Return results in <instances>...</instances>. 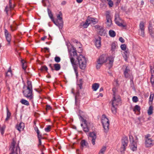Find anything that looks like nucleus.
<instances>
[{
  "label": "nucleus",
  "mask_w": 154,
  "mask_h": 154,
  "mask_svg": "<svg viewBox=\"0 0 154 154\" xmlns=\"http://www.w3.org/2000/svg\"><path fill=\"white\" fill-rule=\"evenodd\" d=\"M101 122L104 129V131L106 133L109 130V122L105 115L102 116Z\"/></svg>",
  "instance_id": "nucleus-5"
},
{
  "label": "nucleus",
  "mask_w": 154,
  "mask_h": 154,
  "mask_svg": "<svg viewBox=\"0 0 154 154\" xmlns=\"http://www.w3.org/2000/svg\"><path fill=\"white\" fill-rule=\"evenodd\" d=\"M79 151H80V150L78 149H77L76 150V153H77V154H79Z\"/></svg>",
  "instance_id": "nucleus-59"
},
{
  "label": "nucleus",
  "mask_w": 154,
  "mask_h": 154,
  "mask_svg": "<svg viewBox=\"0 0 154 154\" xmlns=\"http://www.w3.org/2000/svg\"><path fill=\"white\" fill-rule=\"evenodd\" d=\"M138 100V98L136 96H134L132 98V100L134 102L136 103Z\"/></svg>",
  "instance_id": "nucleus-44"
},
{
  "label": "nucleus",
  "mask_w": 154,
  "mask_h": 154,
  "mask_svg": "<svg viewBox=\"0 0 154 154\" xmlns=\"http://www.w3.org/2000/svg\"><path fill=\"white\" fill-rule=\"evenodd\" d=\"M81 149H82L86 147L87 146V144L86 141L84 140H82L81 143Z\"/></svg>",
  "instance_id": "nucleus-25"
},
{
  "label": "nucleus",
  "mask_w": 154,
  "mask_h": 154,
  "mask_svg": "<svg viewBox=\"0 0 154 154\" xmlns=\"http://www.w3.org/2000/svg\"><path fill=\"white\" fill-rule=\"evenodd\" d=\"M154 96V95L153 94H151L150 95L149 98V101H152L153 99V97Z\"/></svg>",
  "instance_id": "nucleus-51"
},
{
  "label": "nucleus",
  "mask_w": 154,
  "mask_h": 154,
  "mask_svg": "<svg viewBox=\"0 0 154 154\" xmlns=\"http://www.w3.org/2000/svg\"><path fill=\"white\" fill-rule=\"evenodd\" d=\"M15 142L13 141L11 144V152L10 154H17V151L19 150L18 146L15 147Z\"/></svg>",
  "instance_id": "nucleus-14"
},
{
  "label": "nucleus",
  "mask_w": 154,
  "mask_h": 154,
  "mask_svg": "<svg viewBox=\"0 0 154 154\" xmlns=\"http://www.w3.org/2000/svg\"><path fill=\"white\" fill-rule=\"evenodd\" d=\"M20 102L23 104L28 106L29 105V102L26 100L24 99H22L20 101Z\"/></svg>",
  "instance_id": "nucleus-30"
},
{
  "label": "nucleus",
  "mask_w": 154,
  "mask_h": 154,
  "mask_svg": "<svg viewBox=\"0 0 154 154\" xmlns=\"http://www.w3.org/2000/svg\"><path fill=\"white\" fill-rule=\"evenodd\" d=\"M119 39V41L122 43H124L125 42L124 39L122 37H120Z\"/></svg>",
  "instance_id": "nucleus-55"
},
{
  "label": "nucleus",
  "mask_w": 154,
  "mask_h": 154,
  "mask_svg": "<svg viewBox=\"0 0 154 154\" xmlns=\"http://www.w3.org/2000/svg\"><path fill=\"white\" fill-rule=\"evenodd\" d=\"M150 135L149 134L145 136V145L146 147L151 146L154 144L153 140L150 137Z\"/></svg>",
  "instance_id": "nucleus-10"
},
{
  "label": "nucleus",
  "mask_w": 154,
  "mask_h": 154,
  "mask_svg": "<svg viewBox=\"0 0 154 154\" xmlns=\"http://www.w3.org/2000/svg\"><path fill=\"white\" fill-rule=\"evenodd\" d=\"M121 49L125 51L126 49V45L125 44H122L121 45Z\"/></svg>",
  "instance_id": "nucleus-47"
},
{
  "label": "nucleus",
  "mask_w": 154,
  "mask_h": 154,
  "mask_svg": "<svg viewBox=\"0 0 154 154\" xmlns=\"http://www.w3.org/2000/svg\"><path fill=\"white\" fill-rule=\"evenodd\" d=\"M10 28H11V30L12 31H14V30H15L17 29L16 24L15 23L13 25H11L10 26Z\"/></svg>",
  "instance_id": "nucleus-40"
},
{
  "label": "nucleus",
  "mask_w": 154,
  "mask_h": 154,
  "mask_svg": "<svg viewBox=\"0 0 154 154\" xmlns=\"http://www.w3.org/2000/svg\"><path fill=\"white\" fill-rule=\"evenodd\" d=\"M5 33L6 39L7 41L10 43L11 41V35L9 33L8 30L6 29H5Z\"/></svg>",
  "instance_id": "nucleus-20"
},
{
  "label": "nucleus",
  "mask_w": 154,
  "mask_h": 154,
  "mask_svg": "<svg viewBox=\"0 0 154 154\" xmlns=\"http://www.w3.org/2000/svg\"><path fill=\"white\" fill-rule=\"evenodd\" d=\"M6 127L5 125H3L2 126H0V131L1 134L2 135L4 134Z\"/></svg>",
  "instance_id": "nucleus-28"
},
{
  "label": "nucleus",
  "mask_w": 154,
  "mask_h": 154,
  "mask_svg": "<svg viewBox=\"0 0 154 154\" xmlns=\"http://www.w3.org/2000/svg\"><path fill=\"white\" fill-rule=\"evenodd\" d=\"M76 1L77 3H80L82 2L83 0H76Z\"/></svg>",
  "instance_id": "nucleus-57"
},
{
  "label": "nucleus",
  "mask_w": 154,
  "mask_h": 154,
  "mask_svg": "<svg viewBox=\"0 0 154 154\" xmlns=\"http://www.w3.org/2000/svg\"><path fill=\"white\" fill-rule=\"evenodd\" d=\"M103 96V94L102 93H100L99 94V96H98L99 97H102Z\"/></svg>",
  "instance_id": "nucleus-61"
},
{
  "label": "nucleus",
  "mask_w": 154,
  "mask_h": 154,
  "mask_svg": "<svg viewBox=\"0 0 154 154\" xmlns=\"http://www.w3.org/2000/svg\"><path fill=\"white\" fill-rule=\"evenodd\" d=\"M150 69L151 73V75H154V68L153 66H150Z\"/></svg>",
  "instance_id": "nucleus-45"
},
{
  "label": "nucleus",
  "mask_w": 154,
  "mask_h": 154,
  "mask_svg": "<svg viewBox=\"0 0 154 154\" xmlns=\"http://www.w3.org/2000/svg\"><path fill=\"white\" fill-rule=\"evenodd\" d=\"M144 2L143 1H142L141 2V4L142 5H143L144 4Z\"/></svg>",
  "instance_id": "nucleus-64"
},
{
  "label": "nucleus",
  "mask_w": 154,
  "mask_h": 154,
  "mask_svg": "<svg viewBox=\"0 0 154 154\" xmlns=\"http://www.w3.org/2000/svg\"><path fill=\"white\" fill-rule=\"evenodd\" d=\"M87 20L89 22L91 23H92L94 24H95L98 22V20L96 18L88 17L87 18Z\"/></svg>",
  "instance_id": "nucleus-18"
},
{
  "label": "nucleus",
  "mask_w": 154,
  "mask_h": 154,
  "mask_svg": "<svg viewBox=\"0 0 154 154\" xmlns=\"http://www.w3.org/2000/svg\"><path fill=\"white\" fill-rule=\"evenodd\" d=\"M46 110H50L51 109V107L50 105H47L46 106Z\"/></svg>",
  "instance_id": "nucleus-54"
},
{
  "label": "nucleus",
  "mask_w": 154,
  "mask_h": 154,
  "mask_svg": "<svg viewBox=\"0 0 154 154\" xmlns=\"http://www.w3.org/2000/svg\"><path fill=\"white\" fill-rule=\"evenodd\" d=\"M114 61V57L112 56H110L107 58L105 55L101 56L97 61L96 68L97 69H99L102 66L103 64L107 62L109 63V67H111Z\"/></svg>",
  "instance_id": "nucleus-2"
},
{
  "label": "nucleus",
  "mask_w": 154,
  "mask_h": 154,
  "mask_svg": "<svg viewBox=\"0 0 154 154\" xmlns=\"http://www.w3.org/2000/svg\"><path fill=\"white\" fill-rule=\"evenodd\" d=\"M128 143V138L126 136H124L122 139L121 147L119 151L122 153L125 150L126 147Z\"/></svg>",
  "instance_id": "nucleus-6"
},
{
  "label": "nucleus",
  "mask_w": 154,
  "mask_h": 154,
  "mask_svg": "<svg viewBox=\"0 0 154 154\" xmlns=\"http://www.w3.org/2000/svg\"><path fill=\"white\" fill-rule=\"evenodd\" d=\"M97 138L96 134L94 132H90L88 136L89 140L91 141L92 144L94 145L95 144V141Z\"/></svg>",
  "instance_id": "nucleus-11"
},
{
  "label": "nucleus",
  "mask_w": 154,
  "mask_h": 154,
  "mask_svg": "<svg viewBox=\"0 0 154 154\" xmlns=\"http://www.w3.org/2000/svg\"><path fill=\"white\" fill-rule=\"evenodd\" d=\"M47 10L48 15L50 18L51 19L52 21L54 22V20L53 17V15L52 14L51 11L48 8Z\"/></svg>",
  "instance_id": "nucleus-27"
},
{
  "label": "nucleus",
  "mask_w": 154,
  "mask_h": 154,
  "mask_svg": "<svg viewBox=\"0 0 154 154\" xmlns=\"http://www.w3.org/2000/svg\"><path fill=\"white\" fill-rule=\"evenodd\" d=\"M109 34L111 37H114L116 36V33L114 30H110L109 31Z\"/></svg>",
  "instance_id": "nucleus-31"
},
{
  "label": "nucleus",
  "mask_w": 154,
  "mask_h": 154,
  "mask_svg": "<svg viewBox=\"0 0 154 154\" xmlns=\"http://www.w3.org/2000/svg\"><path fill=\"white\" fill-rule=\"evenodd\" d=\"M27 89L23 91L24 96L27 98L32 102H33V95L32 94V83L31 81H28Z\"/></svg>",
  "instance_id": "nucleus-3"
},
{
  "label": "nucleus",
  "mask_w": 154,
  "mask_h": 154,
  "mask_svg": "<svg viewBox=\"0 0 154 154\" xmlns=\"http://www.w3.org/2000/svg\"><path fill=\"white\" fill-rule=\"evenodd\" d=\"M12 0H9V6H7L5 8V11L6 13L7 14H8L9 12L11 11V9L14 7V5L12 4Z\"/></svg>",
  "instance_id": "nucleus-16"
},
{
  "label": "nucleus",
  "mask_w": 154,
  "mask_h": 154,
  "mask_svg": "<svg viewBox=\"0 0 154 154\" xmlns=\"http://www.w3.org/2000/svg\"><path fill=\"white\" fill-rule=\"evenodd\" d=\"M106 147L105 146H103L100 150L99 153L100 154H104V152L106 151Z\"/></svg>",
  "instance_id": "nucleus-38"
},
{
  "label": "nucleus",
  "mask_w": 154,
  "mask_h": 154,
  "mask_svg": "<svg viewBox=\"0 0 154 154\" xmlns=\"http://www.w3.org/2000/svg\"><path fill=\"white\" fill-rule=\"evenodd\" d=\"M140 35L143 37L144 36V30H140V31L139 32Z\"/></svg>",
  "instance_id": "nucleus-49"
},
{
  "label": "nucleus",
  "mask_w": 154,
  "mask_h": 154,
  "mask_svg": "<svg viewBox=\"0 0 154 154\" xmlns=\"http://www.w3.org/2000/svg\"><path fill=\"white\" fill-rule=\"evenodd\" d=\"M116 2V3H119L120 2L121 0H115Z\"/></svg>",
  "instance_id": "nucleus-60"
},
{
  "label": "nucleus",
  "mask_w": 154,
  "mask_h": 154,
  "mask_svg": "<svg viewBox=\"0 0 154 154\" xmlns=\"http://www.w3.org/2000/svg\"><path fill=\"white\" fill-rule=\"evenodd\" d=\"M106 24L108 27H109L112 25V17L110 15L109 11H106Z\"/></svg>",
  "instance_id": "nucleus-13"
},
{
  "label": "nucleus",
  "mask_w": 154,
  "mask_h": 154,
  "mask_svg": "<svg viewBox=\"0 0 154 154\" xmlns=\"http://www.w3.org/2000/svg\"><path fill=\"white\" fill-rule=\"evenodd\" d=\"M36 131L37 133L38 134V138H42L41 135L40 134V132L38 128L35 130Z\"/></svg>",
  "instance_id": "nucleus-50"
},
{
  "label": "nucleus",
  "mask_w": 154,
  "mask_h": 154,
  "mask_svg": "<svg viewBox=\"0 0 154 154\" xmlns=\"http://www.w3.org/2000/svg\"><path fill=\"white\" fill-rule=\"evenodd\" d=\"M130 79V85L131 87H132L133 86L134 83L133 81V77H131L130 78H129Z\"/></svg>",
  "instance_id": "nucleus-48"
},
{
  "label": "nucleus",
  "mask_w": 154,
  "mask_h": 154,
  "mask_svg": "<svg viewBox=\"0 0 154 154\" xmlns=\"http://www.w3.org/2000/svg\"><path fill=\"white\" fill-rule=\"evenodd\" d=\"M24 123L23 122H21L19 124H17L16 125V128L20 131L21 130H23L24 129Z\"/></svg>",
  "instance_id": "nucleus-19"
},
{
  "label": "nucleus",
  "mask_w": 154,
  "mask_h": 154,
  "mask_svg": "<svg viewBox=\"0 0 154 154\" xmlns=\"http://www.w3.org/2000/svg\"><path fill=\"white\" fill-rule=\"evenodd\" d=\"M95 27L98 31L99 34L101 35H105L106 34V31L104 29L103 26L99 25H96Z\"/></svg>",
  "instance_id": "nucleus-15"
},
{
  "label": "nucleus",
  "mask_w": 154,
  "mask_h": 154,
  "mask_svg": "<svg viewBox=\"0 0 154 154\" xmlns=\"http://www.w3.org/2000/svg\"><path fill=\"white\" fill-rule=\"evenodd\" d=\"M95 44L96 47L97 48H99L100 47L101 44V38L100 37H99L97 38L96 39Z\"/></svg>",
  "instance_id": "nucleus-21"
},
{
  "label": "nucleus",
  "mask_w": 154,
  "mask_h": 154,
  "mask_svg": "<svg viewBox=\"0 0 154 154\" xmlns=\"http://www.w3.org/2000/svg\"><path fill=\"white\" fill-rule=\"evenodd\" d=\"M66 45L68 49V51L69 53L71 62L72 64L75 72L76 77L78 76L77 71V64H79L80 68L82 69H84L86 67V60L85 57L82 54H80L77 56L75 48L71 46V49H70V44L67 43Z\"/></svg>",
  "instance_id": "nucleus-1"
},
{
  "label": "nucleus",
  "mask_w": 154,
  "mask_h": 154,
  "mask_svg": "<svg viewBox=\"0 0 154 154\" xmlns=\"http://www.w3.org/2000/svg\"><path fill=\"white\" fill-rule=\"evenodd\" d=\"M57 20L56 21H54V23L57 26H58L59 29H61L63 25V22L62 19L63 14L61 11L56 14Z\"/></svg>",
  "instance_id": "nucleus-4"
},
{
  "label": "nucleus",
  "mask_w": 154,
  "mask_h": 154,
  "mask_svg": "<svg viewBox=\"0 0 154 154\" xmlns=\"http://www.w3.org/2000/svg\"><path fill=\"white\" fill-rule=\"evenodd\" d=\"M108 2V4L109 7H111L113 6V2L111 0H106Z\"/></svg>",
  "instance_id": "nucleus-43"
},
{
  "label": "nucleus",
  "mask_w": 154,
  "mask_h": 154,
  "mask_svg": "<svg viewBox=\"0 0 154 154\" xmlns=\"http://www.w3.org/2000/svg\"><path fill=\"white\" fill-rule=\"evenodd\" d=\"M153 109V107L151 106H150L148 110V113L149 115H150L152 114Z\"/></svg>",
  "instance_id": "nucleus-36"
},
{
  "label": "nucleus",
  "mask_w": 154,
  "mask_h": 154,
  "mask_svg": "<svg viewBox=\"0 0 154 154\" xmlns=\"http://www.w3.org/2000/svg\"><path fill=\"white\" fill-rule=\"evenodd\" d=\"M118 46L116 43H112L111 45V50L112 51H114L117 49Z\"/></svg>",
  "instance_id": "nucleus-23"
},
{
  "label": "nucleus",
  "mask_w": 154,
  "mask_h": 154,
  "mask_svg": "<svg viewBox=\"0 0 154 154\" xmlns=\"http://www.w3.org/2000/svg\"><path fill=\"white\" fill-rule=\"evenodd\" d=\"M21 63H22V67H23V69L24 70H25V69H26V67H27L26 63L25 62L24 60H21Z\"/></svg>",
  "instance_id": "nucleus-37"
},
{
  "label": "nucleus",
  "mask_w": 154,
  "mask_h": 154,
  "mask_svg": "<svg viewBox=\"0 0 154 154\" xmlns=\"http://www.w3.org/2000/svg\"><path fill=\"white\" fill-rule=\"evenodd\" d=\"M112 107L111 108L112 111L113 113L116 114V109L117 106L112 105Z\"/></svg>",
  "instance_id": "nucleus-34"
},
{
  "label": "nucleus",
  "mask_w": 154,
  "mask_h": 154,
  "mask_svg": "<svg viewBox=\"0 0 154 154\" xmlns=\"http://www.w3.org/2000/svg\"><path fill=\"white\" fill-rule=\"evenodd\" d=\"M130 142V148L133 151H135L137 149V145L136 142L133 140V137L131 135L129 136Z\"/></svg>",
  "instance_id": "nucleus-12"
},
{
  "label": "nucleus",
  "mask_w": 154,
  "mask_h": 154,
  "mask_svg": "<svg viewBox=\"0 0 154 154\" xmlns=\"http://www.w3.org/2000/svg\"><path fill=\"white\" fill-rule=\"evenodd\" d=\"M139 27L140 30H144V24L143 22H140L139 25Z\"/></svg>",
  "instance_id": "nucleus-41"
},
{
  "label": "nucleus",
  "mask_w": 154,
  "mask_h": 154,
  "mask_svg": "<svg viewBox=\"0 0 154 154\" xmlns=\"http://www.w3.org/2000/svg\"><path fill=\"white\" fill-rule=\"evenodd\" d=\"M6 76L9 77L12 76V73L11 67L9 68L8 72L6 73Z\"/></svg>",
  "instance_id": "nucleus-33"
},
{
  "label": "nucleus",
  "mask_w": 154,
  "mask_h": 154,
  "mask_svg": "<svg viewBox=\"0 0 154 154\" xmlns=\"http://www.w3.org/2000/svg\"><path fill=\"white\" fill-rule=\"evenodd\" d=\"M103 87H101L100 88V91L101 92V91H103Z\"/></svg>",
  "instance_id": "nucleus-62"
},
{
  "label": "nucleus",
  "mask_w": 154,
  "mask_h": 154,
  "mask_svg": "<svg viewBox=\"0 0 154 154\" xmlns=\"http://www.w3.org/2000/svg\"><path fill=\"white\" fill-rule=\"evenodd\" d=\"M129 52L128 51L126 50L125 51L123 55V57L125 61H126L129 56Z\"/></svg>",
  "instance_id": "nucleus-29"
},
{
  "label": "nucleus",
  "mask_w": 154,
  "mask_h": 154,
  "mask_svg": "<svg viewBox=\"0 0 154 154\" xmlns=\"http://www.w3.org/2000/svg\"><path fill=\"white\" fill-rule=\"evenodd\" d=\"M54 60L56 62L58 63L60 62V58L59 57H56L54 58Z\"/></svg>",
  "instance_id": "nucleus-46"
},
{
  "label": "nucleus",
  "mask_w": 154,
  "mask_h": 154,
  "mask_svg": "<svg viewBox=\"0 0 154 154\" xmlns=\"http://www.w3.org/2000/svg\"><path fill=\"white\" fill-rule=\"evenodd\" d=\"M6 117L5 120V122H6L9 120L11 116V113L9 111V109L7 107H6Z\"/></svg>",
  "instance_id": "nucleus-22"
},
{
  "label": "nucleus",
  "mask_w": 154,
  "mask_h": 154,
  "mask_svg": "<svg viewBox=\"0 0 154 154\" xmlns=\"http://www.w3.org/2000/svg\"><path fill=\"white\" fill-rule=\"evenodd\" d=\"M79 119L81 121L84 122V125L85 127H84L83 126V124L82 123L81 124V125L84 131L85 132H88L89 131V124L87 123V121L83 118V117L81 116H79Z\"/></svg>",
  "instance_id": "nucleus-9"
},
{
  "label": "nucleus",
  "mask_w": 154,
  "mask_h": 154,
  "mask_svg": "<svg viewBox=\"0 0 154 154\" xmlns=\"http://www.w3.org/2000/svg\"><path fill=\"white\" fill-rule=\"evenodd\" d=\"M115 21L116 23L119 26L125 27L126 26L125 22L120 18L118 14L115 15Z\"/></svg>",
  "instance_id": "nucleus-7"
},
{
  "label": "nucleus",
  "mask_w": 154,
  "mask_h": 154,
  "mask_svg": "<svg viewBox=\"0 0 154 154\" xmlns=\"http://www.w3.org/2000/svg\"><path fill=\"white\" fill-rule=\"evenodd\" d=\"M90 24V22H89L87 19L85 23L81 24L82 26L84 28H87Z\"/></svg>",
  "instance_id": "nucleus-26"
},
{
  "label": "nucleus",
  "mask_w": 154,
  "mask_h": 154,
  "mask_svg": "<svg viewBox=\"0 0 154 154\" xmlns=\"http://www.w3.org/2000/svg\"><path fill=\"white\" fill-rule=\"evenodd\" d=\"M99 87V84L97 83H95L93 84L92 85V88L94 91H96L98 88Z\"/></svg>",
  "instance_id": "nucleus-24"
},
{
  "label": "nucleus",
  "mask_w": 154,
  "mask_h": 154,
  "mask_svg": "<svg viewBox=\"0 0 154 154\" xmlns=\"http://www.w3.org/2000/svg\"><path fill=\"white\" fill-rule=\"evenodd\" d=\"M54 66L55 68V69L56 71L59 70L60 68V65L59 64H54Z\"/></svg>",
  "instance_id": "nucleus-39"
},
{
  "label": "nucleus",
  "mask_w": 154,
  "mask_h": 154,
  "mask_svg": "<svg viewBox=\"0 0 154 154\" xmlns=\"http://www.w3.org/2000/svg\"><path fill=\"white\" fill-rule=\"evenodd\" d=\"M113 98L112 100V105L118 106L121 103L120 97L118 95H116L114 93L113 94Z\"/></svg>",
  "instance_id": "nucleus-8"
},
{
  "label": "nucleus",
  "mask_w": 154,
  "mask_h": 154,
  "mask_svg": "<svg viewBox=\"0 0 154 154\" xmlns=\"http://www.w3.org/2000/svg\"><path fill=\"white\" fill-rule=\"evenodd\" d=\"M140 107L137 105H136L134 108L133 110L134 112H136V111H140Z\"/></svg>",
  "instance_id": "nucleus-35"
},
{
  "label": "nucleus",
  "mask_w": 154,
  "mask_h": 154,
  "mask_svg": "<svg viewBox=\"0 0 154 154\" xmlns=\"http://www.w3.org/2000/svg\"><path fill=\"white\" fill-rule=\"evenodd\" d=\"M48 68L46 66H44L42 67L41 68V69L42 71H44V70H45L47 71L48 70Z\"/></svg>",
  "instance_id": "nucleus-52"
},
{
  "label": "nucleus",
  "mask_w": 154,
  "mask_h": 154,
  "mask_svg": "<svg viewBox=\"0 0 154 154\" xmlns=\"http://www.w3.org/2000/svg\"><path fill=\"white\" fill-rule=\"evenodd\" d=\"M47 38L46 36H44V37L41 38V40L43 41H44Z\"/></svg>",
  "instance_id": "nucleus-58"
},
{
  "label": "nucleus",
  "mask_w": 154,
  "mask_h": 154,
  "mask_svg": "<svg viewBox=\"0 0 154 154\" xmlns=\"http://www.w3.org/2000/svg\"><path fill=\"white\" fill-rule=\"evenodd\" d=\"M124 74L125 77L126 78H130V77H133L131 73V71L128 67H126L124 71Z\"/></svg>",
  "instance_id": "nucleus-17"
},
{
  "label": "nucleus",
  "mask_w": 154,
  "mask_h": 154,
  "mask_svg": "<svg viewBox=\"0 0 154 154\" xmlns=\"http://www.w3.org/2000/svg\"><path fill=\"white\" fill-rule=\"evenodd\" d=\"M34 90H35L37 92H38V93H40V91H38L37 90V89H36V88H35V89H34Z\"/></svg>",
  "instance_id": "nucleus-63"
},
{
  "label": "nucleus",
  "mask_w": 154,
  "mask_h": 154,
  "mask_svg": "<svg viewBox=\"0 0 154 154\" xmlns=\"http://www.w3.org/2000/svg\"><path fill=\"white\" fill-rule=\"evenodd\" d=\"M38 138V141H39V145H41V138Z\"/></svg>",
  "instance_id": "nucleus-56"
},
{
  "label": "nucleus",
  "mask_w": 154,
  "mask_h": 154,
  "mask_svg": "<svg viewBox=\"0 0 154 154\" xmlns=\"http://www.w3.org/2000/svg\"><path fill=\"white\" fill-rule=\"evenodd\" d=\"M50 126H48L47 127L45 128V130L46 132H48L50 131Z\"/></svg>",
  "instance_id": "nucleus-53"
},
{
  "label": "nucleus",
  "mask_w": 154,
  "mask_h": 154,
  "mask_svg": "<svg viewBox=\"0 0 154 154\" xmlns=\"http://www.w3.org/2000/svg\"><path fill=\"white\" fill-rule=\"evenodd\" d=\"M151 83L152 86H154V75H151V77L150 79Z\"/></svg>",
  "instance_id": "nucleus-42"
},
{
  "label": "nucleus",
  "mask_w": 154,
  "mask_h": 154,
  "mask_svg": "<svg viewBox=\"0 0 154 154\" xmlns=\"http://www.w3.org/2000/svg\"><path fill=\"white\" fill-rule=\"evenodd\" d=\"M152 27L151 26V25H149V27H148L149 31V32L150 35L152 36H153L154 35H153V32L152 30Z\"/></svg>",
  "instance_id": "nucleus-32"
}]
</instances>
